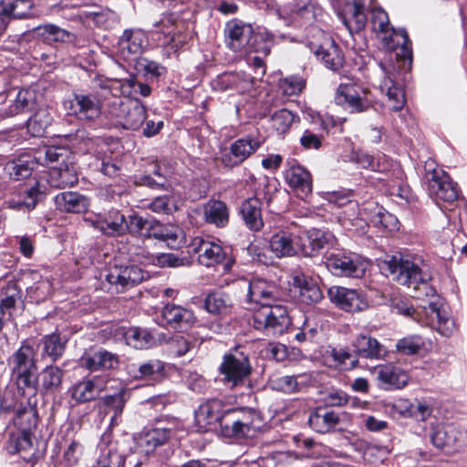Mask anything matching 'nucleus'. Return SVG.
I'll return each mask as SVG.
<instances>
[{"mask_svg": "<svg viewBox=\"0 0 467 467\" xmlns=\"http://www.w3.org/2000/svg\"><path fill=\"white\" fill-rule=\"evenodd\" d=\"M392 310L399 315L412 317L423 325L430 326L444 337H451L455 329L453 319L437 302H430L421 310H416L408 303L397 301L392 304Z\"/></svg>", "mask_w": 467, "mask_h": 467, "instance_id": "nucleus-1", "label": "nucleus"}, {"mask_svg": "<svg viewBox=\"0 0 467 467\" xmlns=\"http://www.w3.org/2000/svg\"><path fill=\"white\" fill-rule=\"evenodd\" d=\"M12 376L18 389L24 393L37 392L38 373L36 353L32 346L23 343L10 358Z\"/></svg>", "mask_w": 467, "mask_h": 467, "instance_id": "nucleus-2", "label": "nucleus"}, {"mask_svg": "<svg viewBox=\"0 0 467 467\" xmlns=\"http://www.w3.org/2000/svg\"><path fill=\"white\" fill-rule=\"evenodd\" d=\"M380 268L402 285L413 286L415 290L422 285L426 296L433 291L427 284L428 275L423 273L416 263L401 255L389 256L381 263Z\"/></svg>", "mask_w": 467, "mask_h": 467, "instance_id": "nucleus-3", "label": "nucleus"}, {"mask_svg": "<svg viewBox=\"0 0 467 467\" xmlns=\"http://www.w3.org/2000/svg\"><path fill=\"white\" fill-rule=\"evenodd\" d=\"M335 103L350 113H363L374 106V98L370 89L361 83L348 79L336 89Z\"/></svg>", "mask_w": 467, "mask_h": 467, "instance_id": "nucleus-4", "label": "nucleus"}, {"mask_svg": "<svg viewBox=\"0 0 467 467\" xmlns=\"http://www.w3.org/2000/svg\"><path fill=\"white\" fill-rule=\"evenodd\" d=\"M225 37L228 47L234 52L254 51L267 56L270 53V46L264 42L262 47H255L254 44L259 39L260 36H254V29L251 25L239 20H232L226 24Z\"/></svg>", "mask_w": 467, "mask_h": 467, "instance_id": "nucleus-5", "label": "nucleus"}, {"mask_svg": "<svg viewBox=\"0 0 467 467\" xmlns=\"http://www.w3.org/2000/svg\"><path fill=\"white\" fill-rule=\"evenodd\" d=\"M108 114L116 123L126 130H139L147 118L144 105L138 99H123L115 97L109 104Z\"/></svg>", "mask_w": 467, "mask_h": 467, "instance_id": "nucleus-6", "label": "nucleus"}, {"mask_svg": "<svg viewBox=\"0 0 467 467\" xmlns=\"http://www.w3.org/2000/svg\"><path fill=\"white\" fill-rule=\"evenodd\" d=\"M64 108L80 121L93 122L101 115L102 101L95 93L76 92L64 101Z\"/></svg>", "mask_w": 467, "mask_h": 467, "instance_id": "nucleus-7", "label": "nucleus"}, {"mask_svg": "<svg viewBox=\"0 0 467 467\" xmlns=\"http://www.w3.org/2000/svg\"><path fill=\"white\" fill-rule=\"evenodd\" d=\"M325 264L328 271L339 276L358 278L364 275L367 269V262L358 254L345 251H334L327 254Z\"/></svg>", "mask_w": 467, "mask_h": 467, "instance_id": "nucleus-8", "label": "nucleus"}, {"mask_svg": "<svg viewBox=\"0 0 467 467\" xmlns=\"http://www.w3.org/2000/svg\"><path fill=\"white\" fill-rule=\"evenodd\" d=\"M148 276V274L136 265H115L109 268L105 279L109 285L110 291L121 293L141 283Z\"/></svg>", "mask_w": 467, "mask_h": 467, "instance_id": "nucleus-9", "label": "nucleus"}, {"mask_svg": "<svg viewBox=\"0 0 467 467\" xmlns=\"http://www.w3.org/2000/svg\"><path fill=\"white\" fill-rule=\"evenodd\" d=\"M315 31L314 39L309 42L310 50L327 68L337 70L344 63V57L338 47L327 33L319 29Z\"/></svg>", "mask_w": 467, "mask_h": 467, "instance_id": "nucleus-10", "label": "nucleus"}, {"mask_svg": "<svg viewBox=\"0 0 467 467\" xmlns=\"http://www.w3.org/2000/svg\"><path fill=\"white\" fill-rule=\"evenodd\" d=\"M221 374L223 375L224 382L235 387L242 383L252 371L248 356L235 348L229 354L223 356L220 366Z\"/></svg>", "mask_w": 467, "mask_h": 467, "instance_id": "nucleus-11", "label": "nucleus"}, {"mask_svg": "<svg viewBox=\"0 0 467 467\" xmlns=\"http://www.w3.org/2000/svg\"><path fill=\"white\" fill-rule=\"evenodd\" d=\"M256 417L253 410L242 409L228 410L225 411L222 422V434L228 438H243L251 435V431L257 427L254 424Z\"/></svg>", "mask_w": 467, "mask_h": 467, "instance_id": "nucleus-12", "label": "nucleus"}, {"mask_svg": "<svg viewBox=\"0 0 467 467\" xmlns=\"http://www.w3.org/2000/svg\"><path fill=\"white\" fill-rule=\"evenodd\" d=\"M327 296L337 307L348 313L362 312L368 307L364 295L356 289L333 285L328 288Z\"/></svg>", "mask_w": 467, "mask_h": 467, "instance_id": "nucleus-13", "label": "nucleus"}, {"mask_svg": "<svg viewBox=\"0 0 467 467\" xmlns=\"http://www.w3.org/2000/svg\"><path fill=\"white\" fill-rule=\"evenodd\" d=\"M334 242V235L320 229L313 228L297 234L294 240V253L313 256L316 253Z\"/></svg>", "mask_w": 467, "mask_h": 467, "instance_id": "nucleus-14", "label": "nucleus"}, {"mask_svg": "<svg viewBox=\"0 0 467 467\" xmlns=\"http://www.w3.org/2000/svg\"><path fill=\"white\" fill-rule=\"evenodd\" d=\"M289 323L287 309L281 305L271 306L262 303L254 309L253 315V326L255 329H268L283 327Z\"/></svg>", "mask_w": 467, "mask_h": 467, "instance_id": "nucleus-15", "label": "nucleus"}, {"mask_svg": "<svg viewBox=\"0 0 467 467\" xmlns=\"http://www.w3.org/2000/svg\"><path fill=\"white\" fill-rule=\"evenodd\" d=\"M434 446L451 453L467 446V431L452 424L438 427L431 435Z\"/></svg>", "mask_w": 467, "mask_h": 467, "instance_id": "nucleus-16", "label": "nucleus"}, {"mask_svg": "<svg viewBox=\"0 0 467 467\" xmlns=\"http://www.w3.org/2000/svg\"><path fill=\"white\" fill-rule=\"evenodd\" d=\"M428 191L431 197L452 202L458 198V190L449 175L442 170L433 169L426 174Z\"/></svg>", "mask_w": 467, "mask_h": 467, "instance_id": "nucleus-17", "label": "nucleus"}, {"mask_svg": "<svg viewBox=\"0 0 467 467\" xmlns=\"http://www.w3.org/2000/svg\"><path fill=\"white\" fill-rule=\"evenodd\" d=\"M161 317L162 326L178 331H186L196 322V317L192 309L175 304L165 305Z\"/></svg>", "mask_w": 467, "mask_h": 467, "instance_id": "nucleus-18", "label": "nucleus"}, {"mask_svg": "<svg viewBox=\"0 0 467 467\" xmlns=\"http://www.w3.org/2000/svg\"><path fill=\"white\" fill-rule=\"evenodd\" d=\"M261 146V141L252 136L236 140L230 146L229 152L222 156V162L226 167H235L243 163Z\"/></svg>", "mask_w": 467, "mask_h": 467, "instance_id": "nucleus-19", "label": "nucleus"}, {"mask_svg": "<svg viewBox=\"0 0 467 467\" xmlns=\"http://www.w3.org/2000/svg\"><path fill=\"white\" fill-rule=\"evenodd\" d=\"M223 404L220 400L213 399L201 404L195 411V420L202 431L216 429L217 424L222 429V422L225 415L223 412Z\"/></svg>", "mask_w": 467, "mask_h": 467, "instance_id": "nucleus-20", "label": "nucleus"}, {"mask_svg": "<svg viewBox=\"0 0 467 467\" xmlns=\"http://www.w3.org/2000/svg\"><path fill=\"white\" fill-rule=\"evenodd\" d=\"M191 246L192 253L197 254L199 264L203 266L215 267L226 258L223 248L214 242L196 237L192 240Z\"/></svg>", "mask_w": 467, "mask_h": 467, "instance_id": "nucleus-21", "label": "nucleus"}, {"mask_svg": "<svg viewBox=\"0 0 467 467\" xmlns=\"http://www.w3.org/2000/svg\"><path fill=\"white\" fill-rule=\"evenodd\" d=\"M41 188L38 182L30 187L20 188L7 200V208L23 212L34 210L45 195Z\"/></svg>", "mask_w": 467, "mask_h": 467, "instance_id": "nucleus-22", "label": "nucleus"}, {"mask_svg": "<svg viewBox=\"0 0 467 467\" xmlns=\"http://www.w3.org/2000/svg\"><path fill=\"white\" fill-rule=\"evenodd\" d=\"M322 296L317 281L311 276L302 273L294 275V301L308 306L317 304Z\"/></svg>", "mask_w": 467, "mask_h": 467, "instance_id": "nucleus-23", "label": "nucleus"}, {"mask_svg": "<svg viewBox=\"0 0 467 467\" xmlns=\"http://www.w3.org/2000/svg\"><path fill=\"white\" fill-rule=\"evenodd\" d=\"M105 389V382L98 377L82 379L73 384L67 390L75 404H81L96 400Z\"/></svg>", "mask_w": 467, "mask_h": 467, "instance_id": "nucleus-24", "label": "nucleus"}, {"mask_svg": "<svg viewBox=\"0 0 467 467\" xmlns=\"http://www.w3.org/2000/svg\"><path fill=\"white\" fill-rule=\"evenodd\" d=\"M380 67L385 74V77L379 86L382 93H385L390 102V108L394 111L400 110L406 102L405 92L400 85L395 82L392 78V71L395 69L394 66L389 65L388 67L383 66L380 63Z\"/></svg>", "mask_w": 467, "mask_h": 467, "instance_id": "nucleus-25", "label": "nucleus"}, {"mask_svg": "<svg viewBox=\"0 0 467 467\" xmlns=\"http://www.w3.org/2000/svg\"><path fill=\"white\" fill-rule=\"evenodd\" d=\"M352 347L358 357L367 359H382L388 353L385 346L368 334H358L352 341Z\"/></svg>", "mask_w": 467, "mask_h": 467, "instance_id": "nucleus-26", "label": "nucleus"}, {"mask_svg": "<svg viewBox=\"0 0 467 467\" xmlns=\"http://www.w3.org/2000/svg\"><path fill=\"white\" fill-rule=\"evenodd\" d=\"M382 46L389 51H397V57L411 58V48L409 36L405 29L396 30L391 27L379 35Z\"/></svg>", "mask_w": 467, "mask_h": 467, "instance_id": "nucleus-27", "label": "nucleus"}, {"mask_svg": "<svg viewBox=\"0 0 467 467\" xmlns=\"http://www.w3.org/2000/svg\"><path fill=\"white\" fill-rule=\"evenodd\" d=\"M342 22L350 34L364 29L367 24L364 0H353L348 3L341 15Z\"/></svg>", "mask_w": 467, "mask_h": 467, "instance_id": "nucleus-28", "label": "nucleus"}, {"mask_svg": "<svg viewBox=\"0 0 467 467\" xmlns=\"http://www.w3.org/2000/svg\"><path fill=\"white\" fill-rule=\"evenodd\" d=\"M149 237L165 242L171 248H178L183 241L182 230L174 224H163L153 219Z\"/></svg>", "mask_w": 467, "mask_h": 467, "instance_id": "nucleus-29", "label": "nucleus"}, {"mask_svg": "<svg viewBox=\"0 0 467 467\" xmlns=\"http://www.w3.org/2000/svg\"><path fill=\"white\" fill-rule=\"evenodd\" d=\"M64 370L55 365L45 367L38 373L37 391L41 395L53 394L59 390L62 385Z\"/></svg>", "mask_w": 467, "mask_h": 467, "instance_id": "nucleus-30", "label": "nucleus"}, {"mask_svg": "<svg viewBox=\"0 0 467 467\" xmlns=\"http://www.w3.org/2000/svg\"><path fill=\"white\" fill-rule=\"evenodd\" d=\"M377 374L379 381L386 389H402L409 381L407 372L392 364L379 366Z\"/></svg>", "mask_w": 467, "mask_h": 467, "instance_id": "nucleus-31", "label": "nucleus"}, {"mask_svg": "<svg viewBox=\"0 0 467 467\" xmlns=\"http://www.w3.org/2000/svg\"><path fill=\"white\" fill-rule=\"evenodd\" d=\"M144 42L145 36L141 30L126 29L119 39L118 49L125 59H129L142 51Z\"/></svg>", "mask_w": 467, "mask_h": 467, "instance_id": "nucleus-32", "label": "nucleus"}, {"mask_svg": "<svg viewBox=\"0 0 467 467\" xmlns=\"http://www.w3.org/2000/svg\"><path fill=\"white\" fill-rule=\"evenodd\" d=\"M261 205V201L255 197L248 198L241 204L240 213L251 231L258 232L264 226Z\"/></svg>", "mask_w": 467, "mask_h": 467, "instance_id": "nucleus-33", "label": "nucleus"}, {"mask_svg": "<svg viewBox=\"0 0 467 467\" xmlns=\"http://www.w3.org/2000/svg\"><path fill=\"white\" fill-rule=\"evenodd\" d=\"M171 429L154 428L141 432L137 440V444L142 452L150 453L157 447L166 443L171 437Z\"/></svg>", "mask_w": 467, "mask_h": 467, "instance_id": "nucleus-34", "label": "nucleus"}, {"mask_svg": "<svg viewBox=\"0 0 467 467\" xmlns=\"http://www.w3.org/2000/svg\"><path fill=\"white\" fill-rule=\"evenodd\" d=\"M340 422V416L334 410L318 409L310 414L308 423L318 433L333 431Z\"/></svg>", "mask_w": 467, "mask_h": 467, "instance_id": "nucleus-35", "label": "nucleus"}, {"mask_svg": "<svg viewBox=\"0 0 467 467\" xmlns=\"http://www.w3.org/2000/svg\"><path fill=\"white\" fill-rule=\"evenodd\" d=\"M57 209L67 213H82L88 209V199L76 192H64L55 197Z\"/></svg>", "mask_w": 467, "mask_h": 467, "instance_id": "nucleus-36", "label": "nucleus"}, {"mask_svg": "<svg viewBox=\"0 0 467 467\" xmlns=\"http://www.w3.org/2000/svg\"><path fill=\"white\" fill-rule=\"evenodd\" d=\"M81 366L90 371L101 368H112L118 362V357L107 350H99L93 354H84L80 359Z\"/></svg>", "mask_w": 467, "mask_h": 467, "instance_id": "nucleus-37", "label": "nucleus"}, {"mask_svg": "<svg viewBox=\"0 0 467 467\" xmlns=\"http://www.w3.org/2000/svg\"><path fill=\"white\" fill-rule=\"evenodd\" d=\"M203 218L208 223L224 227L229 222L227 205L219 200H210L203 205Z\"/></svg>", "mask_w": 467, "mask_h": 467, "instance_id": "nucleus-38", "label": "nucleus"}, {"mask_svg": "<svg viewBox=\"0 0 467 467\" xmlns=\"http://www.w3.org/2000/svg\"><path fill=\"white\" fill-rule=\"evenodd\" d=\"M95 226L107 235H121L127 233L125 216L118 211H112L105 218L98 220Z\"/></svg>", "mask_w": 467, "mask_h": 467, "instance_id": "nucleus-39", "label": "nucleus"}, {"mask_svg": "<svg viewBox=\"0 0 467 467\" xmlns=\"http://www.w3.org/2000/svg\"><path fill=\"white\" fill-rule=\"evenodd\" d=\"M312 177L308 171L294 163V195L304 202L312 194Z\"/></svg>", "mask_w": 467, "mask_h": 467, "instance_id": "nucleus-40", "label": "nucleus"}, {"mask_svg": "<svg viewBox=\"0 0 467 467\" xmlns=\"http://www.w3.org/2000/svg\"><path fill=\"white\" fill-rule=\"evenodd\" d=\"M43 346L41 357L48 358L52 362L57 361L64 355L67 341L62 340L59 334L52 333L41 338Z\"/></svg>", "mask_w": 467, "mask_h": 467, "instance_id": "nucleus-41", "label": "nucleus"}, {"mask_svg": "<svg viewBox=\"0 0 467 467\" xmlns=\"http://www.w3.org/2000/svg\"><path fill=\"white\" fill-rule=\"evenodd\" d=\"M78 181L75 168L67 164L54 166L50 172V183L57 188L72 187Z\"/></svg>", "mask_w": 467, "mask_h": 467, "instance_id": "nucleus-42", "label": "nucleus"}, {"mask_svg": "<svg viewBox=\"0 0 467 467\" xmlns=\"http://www.w3.org/2000/svg\"><path fill=\"white\" fill-rule=\"evenodd\" d=\"M67 150L56 146H45L38 150L36 160L41 164L48 165L53 170L54 166H63L67 158Z\"/></svg>", "mask_w": 467, "mask_h": 467, "instance_id": "nucleus-43", "label": "nucleus"}, {"mask_svg": "<svg viewBox=\"0 0 467 467\" xmlns=\"http://www.w3.org/2000/svg\"><path fill=\"white\" fill-rule=\"evenodd\" d=\"M52 119L47 109H40L27 120V130L34 137H42L51 125Z\"/></svg>", "mask_w": 467, "mask_h": 467, "instance_id": "nucleus-44", "label": "nucleus"}, {"mask_svg": "<svg viewBox=\"0 0 467 467\" xmlns=\"http://www.w3.org/2000/svg\"><path fill=\"white\" fill-rule=\"evenodd\" d=\"M14 424L21 432L32 433L37 425V415L36 410L28 404L17 410L14 418Z\"/></svg>", "mask_w": 467, "mask_h": 467, "instance_id": "nucleus-45", "label": "nucleus"}, {"mask_svg": "<svg viewBox=\"0 0 467 467\" xmlns=\"http://www.w3.org/2000/svg\"><path fill=\"white\" fill-rule=\"evenodd\" d=\"M32 433L20 432L12 435L8 441L7 450L10 453H20L23 459L29 461V452L33 450Z\"/></svg>", "mask_w": 467, "mask_h": 467, "instance_id": "nucleus-46", "label": "nucleus"}, {"mask_svg": "<svg viewBox=\"0 0 467 467\" xmlns=\"http://www.w3.org/2000/svg\"><path fill=\"white\" fill-rule=\"evenodd\" d=\"M1 294L3 295V297L0 299V312L4 316L5 312H8V315L10 316V310L14 309L17 301L21 299V289L17 285L16 282L9 281L5 287L2 289Z\"/></svg>", "mask_w": 467, "mask_h": 467, "instance_id": "nucleus-47", "label": "nucleus"}, {"mask_svg": "<svg viewBox=\"0 0 467 467\" xmlns=\"http://www.w3.org/2000/svg\"><path fill=\"white\" fill-rule=\"evenodd\" d=\"M35 168V161L29 157H22L7 163L5 169L13 180L19 181L29 177Z\"/></svg>", "mask_w": 467, "mask_h": 467, "instance_id": "nucleus-48", "label": "nucleus"}, {"mask_svg": "<svg viewBox=\"0 0 467 467\" xmlns=\"http://www.w3.org/2000/svg\"><path fill=\"white\" fill-rule=\"evenodd\" d=\"M127 344L134 348H145L150 346L154 338L145 328L130 327L124 333Z\"/></svg>", "mask_w": 467, "mask_h": 467, "instance_id": "nucleus-49", "label": "nucleus"}, {"mask_svg": "<svg viewBox=\"0 0 467 467\" xmlns=\"http://www.w3.org/2000/svg\"><path fill=\"white\" fill-rule=\"evenodd\" d=\"M231 306L230 298L221 292H213L207 295L204 301L205 309L214 315L225 314Z\"/></svg>", "mask_w": 467, "mask_h": 467, "instance_id": "nucleus-50", "label": "nucleus"}, {"mask_svg": "<svg viewBox=\"0 0 467 467\" xmlns=\"http://www.w3.org/2000/svg\"><path fill=\"white\" fill-rule=\"evenodd\" d=\"M153 218H144L137 213H132L126 220L127 232L131 234L148 238Z\"/></svg>", "mask_w": 467, "mask_h": 467, "instance_id": "nucleus-51", "label": "nucleus"}, {"mask_svg": "<svg viewBox=\"0 0 467 467\" xmlns=\"http://www.w3.org/2000/svg\"><path fill=\"white\" fill-rule=\"evenodd\" d=\"M38 30L43 40L48 44L67 42L72 37L70 32L52 24L39 26Z\"/></svg>", "mask_w": 467, "mask_h": 467, "instance_id": "nucleus-52", "label": "nucleus"}, {"mask_svg": "<svg viewBox=\"0 0 467 467\" xmlns=\"http://www.w3.org/2000/svg\"><path fill=\"white\" fill-rule=\"evenodd\" d=\"M270 247L277 257L290 256L292 252L291 234L288 232L276 233L271 238Z\"/></svg>", "mask_w": 467, "mask_h": 467, "instance_id": "nucleus-53", "label": "nucleus"}, {"mask_svg": "<svg viewBox=\"0 0 467 467\" xmlns=\"http://www.w3.org/2000/svg\"><path fill=\"white\" fill-rule=\"evenodd\" d=\"M247 289L249 302H253L256 305H261L264 303L263 300L269 299L272 296L269 285L262 279H254L249 282Z\"/></svg>", "mask_w": 467, "mask_h": 467, "instance_id": "nucleus-54", "label": "nucleus"}, {"mask_svg": "<svg viewBox=\"0 0 467 467\" xmlns=\"http://www.w3.org/2000/svg\"><path fill=\"white\" fill-rule=\"evenodd\" d=\"M330 357L333 366L340 370H350L358 366V359L346 348H332Z\"/></svg>", "mask_w": 467, "mask_h": 467, "instance_id": "nucleus-55", "label": "nucleus"}, {"mask_svg": "<svg viewBox=\"0 0 467 467\" xmlns=\"http://www.w3.org/2000/svg\"><path fill=\"white\" fill-rule=\"evenodd\" d=\"M197 340L192 337L176 336L169 342L170 353L175 357H182L192 349L195 348Z\"/></svg>", "mask_w": 467, "mask_h": 467, "instance_id": "nucleus-56", "label": "nucleus"}, {"mask_svg": "<svg viewBox=\"0 0 467 467\" xmlns=\"http://www.w3.org/2000/svg\"><path fill=\"white\" fill-rule=\"evenodd\" d=\"M35 102V95L28 89L18 91L16 99L9 107V113L12 116L20 114L30 109Z\"/></svg>", "mask_w": 467, "mask_h": 467, "instance_id": "nucleus-57", "label": "nucleus"}, {"mask_svg": "<svg viewBox=\"0 0 467 467\" xmlns=\"http://www.w3.org/2000/svg\"><path fill=\"white\" fill-rule=\"evenodd\" d=\"M164 364L159 359H150L138 366L134 377L137 379H153L156 376L162 375Z\"/></svg>", "mask_w": 467, "mask_h": 467, "instance_id": "nucleus-58", "label": "nucleus"}, {"mask_svg": "<svg viewBox=\"0 0 467 467\" xmlns=\"http://www.w3.org/2000/svg\"><path fill=\"white\" fill-rule=\"evenodd\" d=\"M371 223L375 226L381 227L389 232L399 229L398 219L393 214L382 209H379L378 213L372 216Z\"/></svg>", "mask_w": 467, "mask_h": 467, "instance_id": "nucleus-59", "label": "nucleus"}, {"mask_svg": "<svg viewBox=\"0 0 467 467\" xmlns=\"http://www.w3.org/2000/svg\"><path fill=\"white\" fill-rule=\"evenodd\" d=\"M370 23L372 30L378 35H380L383 32H387L388 29L392 27L389 24L387 12H385L380 7L372 9Z\"/></svg>", "mask_w": 467, "mask_h": 467, "instance_id": "nucleus-60", "label": "nucleus"}, {"mask_svg": "<svg viewBox=\"0 0 467 467\" xmlns=\"http://www.w3.org/2000/svg\"><path fill=\"white\" fill-rule=\"evenodd\" d=\"M422 346L423 342L418 336L403 337L396 344L397 350L403 355H415Z\"/></svg>", "mask_w": 467, "mask_h": 467, "instance_id": "nucleus-61", "label": "nucleus"}, {"mask_svg": "<svg viewBox=\"0 0 467 467\" xmlns=\"http://www.w3.org/2000/svg\"><path fill=\"white\" fill-rule=\"evenodd\" d=\"M67 140L71 143L72 147L81 150L89 151L93 146V140L88 137V133L85 130H78L75 133L67 134L65 136Z\"/></svg>", "mask_w": 467, "mask_h": 467, "instance_id": "nucleus-62", "label": "nucleus"}, {"mask_svg": "<svg viewBox=\"0 0 467 467\" xmlns=\"http://www.w3.org/2000/svg\"><path fill=\"white\" fill-rule=\"evenodd\" d=\"M241 76L237 73H223L213 82L214 88L220 90H227L238 88L241 83Z\"/></svg>", "mask_w": 467, "mask_h": 467, "instance_id": "nucleus-63", "label": "nucleus"}, {"mask_svg": "<svg viewBox=\"0 0 467 467\" xmlns=\"http://www.w3.org/2000/svg\"><path fill=\"white\" fill-rule=\"evenodd\" d=\"M92 467H123V459L116 451L109 450L103 452Z\"/></svg>", "mask_w": 467, "mask_h": 467, "instance_id": "nucleus-64", "label": "nucleus"}]
</instances>
